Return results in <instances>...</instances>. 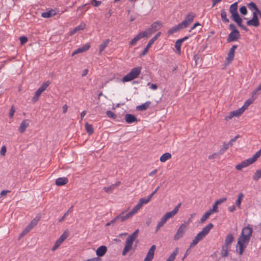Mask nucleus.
<instances>
[{
	"instance_id": "obj_48",
	"label": "nucleus",
	"mask_w": 261,
	"mask_h": 261,
	"mask_svg": "<svg viewBox=\"0 0 261 261\" xmlns=\"http://www.w3.org/2000/svg\"><path fill=\"white\" fill-rule=\"evenodd\" d=\"M72 206L70 207L68 209V211H67L65 214H64V215H63V216L61 218H60V219L59 220V222H62V221L64 220V219H65L66 217H67V216H68L69 213L72 211Z\"/></svg>"
},
{
	"instance_id": "obj_19",
	"label": "nucleus",
	"mask_w": 261,
	"mask_h": 261,
	"mask_svg": "<svg viewBox=\"0 0 261 261\" xmlns=\"http://www.w3.org/2000/svg\"><path fill=\"white\" fill-rule=\"evenodd\" d=\"M125 120L127 123H132L138 121L137 117L130 114H127L125 115Z\"/></svg>"
},
{
	"instance_id": "obj_34",
	"label": "nucleus",
	"mask_w": 261,
	"mask_h": 261,
	"mask_svg": "<svg viewBox=\"0 0 261 261\" xmlns=\"http://www.w3.org/2000/svg\"><path fill=\"white\" fill-rule=\"evenodd\" d=\"M167 222V220L164 219V217H162V218L161 219L160 221L158 222L156 226V230L155 232H158L159 230Z\"/></svg>"
},
{
	"instance_id": "obj_5",
	"label": "nucleus",
	"mask_w": 261,
	"mask_h": 261,
	"mask_svg": "<svg viewBox=\"0 0 261 261\" xmlns=\"http://www.w3.org/2000/svg\"><path fill=\"white\" fill-rule=\"evenodd\" d=\"M141 69L142 67L140 66L133 68L130 72L123 77L122 81L127 82L137 77L140 74Z\"/></svg>"
},
{
	"instance_id": "obj_8",
	"label": "nucleus",
	"mask_w": 261,
	"mask_h": 261,
	"mask_svg": "<svg viewBox=\"0 0 261 261\" xmlns=\"http://www.w3.org/2000/svg\"><path fill=\"white\" fill-rule=\"evenodd\" d=\"M137 212L133 208L127 214L124 215V212H122L120 215H117L119 217V220L121 222H124L132 217L134 215H135Z\"/></svg>"
},
{
	"instance_id": "obj_3",
	"label": "nucleus",
	"mask_w": 261,
	"mask_h": 261,
	"mask_svg": "<svg viewBox=\"0 0 261 261\" xmlns=\"http://www.w3.org/2000/svg\"><path fill=\"white\" fill-rule=\"evenodd\" d=\"M139 232V229H136L126 239L125 241V246L122 252V254L123 256L125 255L132 248L133 242L138 238Z\"/></svg>"
},
{
	"instance_id": "obj_57",
	"label": "nucleus",
	"mask_w": 261,
	"mask_h": 261,
	"mask_svg": "<svg viewBox=\"0 0 261 261\" xmlns=\"http://www.w3.org/2000/svg\"><path fill=\"white\" fill-rule=\"evenodd\" d=\"M177 31H178V30L177 28V27L175 25L168 31V35H171Z\"/></svg>"
},
{
	"instance_id": "obj_37",
	"label": "nucleus",
	"mask_w": 261,
	"mask_h": 261,
	"mask_svg": "<svg viewBox=\"0 0 261 261\" xmlns=\"http://www.w3.org/2000/svg\"><path fill=\"white\" fill-rule=\"evenodd\" d=\"M152 28L156 32L162 27V23L160 21H156L151 25Z\"/></svg>"
},
{
	"instance_id": "obj_60",
	"label": "nucleus",
	"mask_w": 261,
	"mask_h": 261,
	"mask_svg": "<svg viewBox=\"0 0 261 261\" xmlns=\"http://www.w3.org/2000/svg\"><path fill=\"white\" fill-rule=\"evenodd\" d=\"M19 39L21 44H24L28 41V38L25 36H21Z\"/></svg>"
},
{
	"instance_id": "obj_27",
	"label": "nucleus",
	"mask_w": 261,
	"mask_h": 261,
	"mask_svg": "<svg viewBox=\"0 0 261 261\" xmlns=\"http://www.w3.org/2000/svg\"><path fill=\"white\" fill-rule=\"evenodd\" d=\"M141 32H140L137 36H136L130 42L129 45L132 46L135 45L137 42L142 38H143L144 36H142Z\"/></svg>"
},
{
	"instance_id": "obj_39",
	"label": "nucleus",
	"mask_w": 261,
	"mask_h": 261,
	"mask_svg": "<svg viewBox=\"0 0 261 261\" xmlns=\"http://www.w3.org/2000/svg\"><path fill=\"white\" fill-rule=\"evenodd\" d=\"M110 42V40L109 39H106L102 43H101L99 45V53L100 54L102 51L104 50L105 48L108 46V43Z\"/></svg>"
},
{
	"instance_id": "obj_42",
	"label": "nucleus",
	"mask_w": 261,
	"mask_h": 261,
	"mask_svg": "<svg viewBox=\"0 0 261 261\" xmlns=\"http://www.w3.org/2000/svg\"><path fill=\"white\" fill-rule=\"evenodd\" d=\"M182 42L179 39L177 40L175 43V47L177 50V53L180 54L181 53V45Z\"/></svg>"
},
{
	"instance_id": "obj_55",
	"label": "nucleus",
	"mask_w": 261,
	"mask_h": 261,
	"mask_svg": "<svg viewBox=\"0 0 261 261\" xmlns=\"http://www.w3.org/2000/svg\"><path fill=\"white\" fill-rule=\"evenodd\" d=\"M229 29L231 30V32L234 33H237L239 32L238 30L236 28V25L233 23H231L229 25Z\"/></svg>"
},
{
	"instance_id": "obj_45",
	"label": "nucleus",
	"mask_w": 261,
	"mask_h": 261,
	"mask_svg": "<svg viewBox=\"0 0 261 261\" xmlns=\"http://www.w3.org/2000/svg\"><path fill=\"white\" fill-rule=\"evenodd\" d=\"M261 177V169L257 170L254 175L253 176V179L254 180H258Z\"/></svg>"
},
{
	"instance_id": "obj_11",
	"label": "nucleus",
	"mask_w": 261,
	"mask_h": 261,
	"mask_svg": "<svg viewBox=\"0 0 261 261\" xmlns=\"http://www.w3.org/2000/svg\"><path fill=\"white\" fill-rule=\"evenodd\" d=\"M253 162L252 161L251 158H249L242 161L241 163L236 166V169L238 170H241L242 168L247 167L249 165L252 164Z\"/></svg>"
},
{
	"instance_id": "obj_49",
	"label": "nucleus",
	"mask_w": 261,
	"mask_h": 261,
	"mask_svg": "<svg viewBox=\"0 0 261 261\" xmlns=\"http://www.w3.org/2000/svg\"><path fill=\"white\" fill-rule=\"evenodd\" d=\"M115 188L113 185H111L109 187H104L103 190L105 192L108 193H112L113 191L114 190Z\"/></svg>"
},
{
	"instance_id": "obj_58",
	"label": "nucleus",
	"mask_w": 261,
	"mask_h": 261,
	"mask_svg": "<svg viewBox=\"0 0 261 261\" xmlns=\"http://www.w3.org/2000/svg\"><path fill=\"white\" fill-rule=\"evenodd\" d=\"M240 136L239 135H237L233 138L231 139L228 143L230 145V146H232L233 145V143L235 142L237 139L240 138Z\"/></svg>"
},
{
	"instance_id": "obj_28",
	"label": "nucleus",
	"mask_w": 261,
	"mask_h": 261,
	"mask_svg": "<svg viewBox=\"0 0 261 261\" xmlns=\"http://www.w3.org/2000/svg\"><path fill=\"white\" fill-rule=\"evenodd\" d=\"M56 13L54 10H50L47 12H43L41 14V16L44 18H49L55 15Z\"/></svg>"
},
{
	"instance_id": "obj_23",
	"label": "nucleus",
	"mask_w": 261,
	"mask_h": 261,
	"mask_svg": "<svg viewBox=\"0 0 261 261\" xmlns=\"http://www.w3.org/2000/svg\"><path fill=\"white\" fill-rule=\"evenodd\" d=\"M257 98L255 96L254 94H252V97L251 98L247 99L244 105L242 107L243 109H244V111L246 110L248 106H249L251 104L253 103L254 100L256 99Z\"/></svg>"
},
{
	"instance_id": "obj_61",
	"label": "nucleus",
	"mask_w": 261,
	"mask_h": 261,
	"mask_svg": "<svg viewBox=\"0 0 261 261\" xmlns=\"http://www.w3.org/2000/svg\"><path fill=\"white\" fill-rule=\"evenodd\" d=\"M15 112V110L14 108V106H12L9 112V117L10 118H12L13 117Z\"/></svg>"
},
{
	"instance_id": "obj_12",
	"label": "nucleus",
	"mask_w": 261,
	"mask_h": 261,
	"mask_svg": "<svg viewBox=\"0 0 261 261\" xmlns=\"http://www.w3.org/2000/svg\"><path fill=\"white\" fill-rule=\"evenodd\" d=\"M180 205L181 203H178L172 211L166 213L165 215L163 216V217H164V219L167 221L169 219L172 218L178 212Z\"/></svg>"
},
{
	"instance_id": "obj_50",
	"label": "nucleus",
	"mask_w": 261,
	"mask_h": 261,
	"mask_svg": "<svg viewBox=\"0 0 261 261\" xmlns=\"http://www.w3.org/2000/svg\"><path fill=\"white\" fill-rule=\"evenodd\" d=\"M106 114L108 117L114 119H116L117 117L116 115L111 111H107L106 112Z\"/></svg>"
},
{
	"instance_id": "obj_30",
	"label": "nucleus",
	"mask_w": 261,
	"mask_h": 261,
	"mask_svg": "<svg viewBox=\"0 0 261 261\" xmlns=\"http://www.w3.org/2000/svg\"><path fill=\"white\" fill-rule=\"evenodd\" d=\"M178 253V248H176L171 254L169 256L166 261H174L176 256Z\"/></svg>"
},
{
	"instance_id": "obj_32",
	"label": "nucleus",
	"mask_w": 261,
	"mask_h": 261,
	"mask_svg": "<svg viewBox=\"0 0 261 261\" xmlns=\"http://www.w3.org/2000/svg\"><path fill=\"white\" fill-rule=\"evenodd\" d=\"M171 158V154L169 152L164 153L160 159V160L162 162H165Z\"/></svg>"
},
{
	"instance_id": "obj_6",
	"label": "nucleus",
	"mask_w": 261,
	"mask_h": 261,
	"mask_svg": "<svg viewBox=\"0 0 261 261\" xmlns=\"http://www.w3.org/2000/svg\"><path fill=\"white\" fill-rule=\"evenodd\" d=\"M187 228V224L186 223L182 224L178 228L177 232L174 237V240L175 241H177L182 238L186 232Z\"/></svg>"
},
{
	"instance_id": "obj_54",
	"label": "nucleus",
	"mask_w": 261,
	"mask_h": 261,
	"mask_svg": "<svg viewBox=\"0 0 261 261\" xmlns=\"http://www.w3.org/2000/svg\"><path fill=\"white\" fill-rule=\"evenodd\" d=\"M178 31L183 29L184 28H186L187 27L185 25V22L182 21L181 23H179L177 25H176Z\"/></svg>"
},
{
	"instance_id": "obj_52",
	"label": "nucleus",
	"mask_w": 261,
	"mask_h": 261,
	"mask_svg": "<svg viewBox=\"0 0 261 261\" xmlns=\"http://www.w3.org/2000/svg\"><path fill=\"white\" fill-rule=\"evenodd\" d=\"M62 243L58 239L56 241L53 247L52 248V251H55L62 244Z\"/></svg>"
},
{
	"instance_id": "obj_36",
	"label": "nucleus",
	"mask_w": 261,
	"mask_h": 261,
	"mask_svg": "<svg viewBox=\"0 0 261 261\" xmlns=\"http://www.w3.org/2000/svg\"><path fill=\"white\" fill-rule=\"evenodd\" d=\"M221 17L224 22H228L229 21L228 18L227 17V14L224 9L221 11Z\"/></svg>"
},
{
	"instance_id": "obj_21",
	"label": "nucleus",
	"mask_w": 261,
	"mask_h": 261,
	"mask_svg": "<svg viewBox=\"0 0 261 261\" xmlns=\"http://www.w3.org/2000/svg\"><path fill=\"white\" fill-rule=\"evenodd\" d=\"M29 125V120L28 119H25L22 121L20 126L19 127L18 130L20 133H23L25 130L26 128Z\"/></svg>"
},
{
	"instance_id": "obj_7",
	"label": "nucleus",
	"mask_w": 261,
	"mask_h": 261,
	"mask_svg": "<svg viewBox=\"0 0 261 261\" xmlns=\"http://www.w3.org/2000/svg\"><path fill=\"white\" fill-rule=\"evenodd\" d=\"M39 220V218H37L36 217L34 218L30 223L28 225L25 229L23 230V231L20 234V237H23L24 235H25L28 232H29L32 229H33L37 224Z\"/></svg>"
},
{
	"instance_id": "obj_43",
	"label": "nucleus",
	"mask_w": 261,
	"mask_h": 261,
	"mask_svg": "<svg viewBox=\"0 0 261 261\" xmlns=\"http://www.w3.org/2000/svg\"><path fill=\"white\" fill-rule=\"evenodd\" d=\"M247 6L250 10H254L255 11V12H257L259 10L256 4L252 2L248 3L247 4Z\"/></svg>"
},
{
	"instance_id": "obj_17",
	"label": "nucleus",
	"mask_w": 261,
	"mask_h": 261,
	"mask_svg": "<svg viewBox=\"0 0 261 261\" xmlns=\"http://www.w3.org/2000/svg\"><path fill=\"white\" fill-rule=\"evenodd\" d=\"M195 14L193 12H190L186 16L183 22H185V25L188 27L193 21L195 17Z\"/></svg>"
},
{
	"instance_id": "obj_63",
	"label": "nucleus",
	"mask_w": 261,
	"mask_h": 261,
	"mask_svg": "<svg viewBox=\"0 0 261 261\" xmlns=\"http://www.w3.org/2000/svg\"><path fill=\"white\" fill-rule=\"evenodd\" d=\"M260 90H261V84L258 86V87L252 92V94H254L255 96L257 98L258 96L257 93Z\"/></svg>"
},
{
	"instance_id": "obj_59",
	"label": "nucleus",
	"mask_w": 261,
	"mask_h": 261,
	"mask_svg": "<svg viewBox=\"0 0 261 261\" xmlns=\"http://www.w3.org/2000/svg\"><path fill=\"white\" fill-rule=\"evenodd\" d=\"M210 216L206 212L200 219V222H204Z\"/></svg>"
},
{
	"instance_id": "obj_33",
	"label": "nucleus",
	"mask_w": 261,
	"mask_h": 261,
	"mask_svg": "<svg viewBox=\"0 0 261 261\" xmlns=\"http://www.w3.org/2000/svg\"><path fill=\"white\" fill-rule=\"evenodd\" d=\"M230 248V247L226 246L224 245L222 247V250H221V255L222 257H226L228 256V250Z\"/></svg>"
},
{
	"instance_id": "obj_41",
	"label": "nucleus",
	"mask_w": 261,
	"mask_h": 261,
	"mask_svg": "<svg viewBox=\"0 0 261 261\" xmlns=\"http://www.w3.org/2000/svg\"><path fill=\"white\" fill-rule=\"evenodd\" d=\"M42 92H43L41 91V90H39V89L36 91L35 95L32 98L33 102H36L38 100L40 95Z\"/></svg>"
},
{
	"instance_id": "obj_2",
	"label": "nucleus",
	"mask_w": 261,
	"mask_h": 261,
	"mask_svg": "<svg viewBox=\"0 0 261 261\" xmlns=\"http://www.w3.org/2000/svg\"><path fill=\"white\" fill-rule=\"evenodd\" d=\"M214 225L212 223H210L205 226L202 230L199 232L193 239L190 245V248H193L195 246L199 241L202 240L205 236L210 232V230L213 227Z\"/></svg>"
},
{
	"instance_id": "obj_46",
	"label": "nucleus",
	"mask_w": 261,
	"mask_h": 261,
	"mask_svg": "<svg viewBox=\"0 0 261 261\" xmlns=\"http://www.w3.org/2000/svg\"><path fill=\"white\" fill-rule=\"evenodd\" d=\"M230 146V145L227 143L224 142L223 143V147L221 148L219 151V154H222L224 152L228 149L229 147Z\"/></svg>"
},
{
	"instance_id": "obj_44",
	"label": "nucleus",
	"mask_w": 261,
	"mask_h": 261,
	"mask_svg": "<svg viewBox=\"0 0 261 261\" xmlns=\"http://www.w3.org/2000/svg\"><path fill=\"white\" fill-rule=\"evenodd\" d=\"M69 232L67 230L65 231L63 233L58 239L62 243H63L68 237Z\"/></svg>"
},
{
	"instance_id": "obj_53",
	"label": "nucleus",
	"mask_w": 261,
	"mask_h": 261,
	"mask_svg": "<svg viewBox=\"0 0 261 261\" xmlns=\"http://www.w3.org/2000/svg\"><path fill=\"white\" fill-rule=\"evenodd\" d=\"M239 10H240V13L243 15H246L247 14V12H248L247 9L246 8V7L244 6H241Z\"/></svg>"
},
{
	"instance_id": "obj_20",
	"label": "nucleus",
	"mask_w": 261,
	"mask_h": 261,
	"mask_svg": "<svg viewBox=\"0 0 261 261\" xmlns=\"http://www.w3.org/2000/svg\"><path fill=\"white\" fill-rule=\"evenodd\" d=\"M107 251V248L106 246L102 245L98 247L96 250V255L97 257L103 256Z\"/></svg>"
},
{
	"instance_id": "obj_51",
	"label": "nucleus",
	"mask_w": 261,
	"mask_h": 261,
	"mask_svg": "<svg viewBox=\"0 0 261 261\" xmlns=\"http://www.w3.org/2000/svg\"><path fill=\"white\" fill-rule=\"evenodd\" d=\"M62 243L58 239L56 241L53 247L52 248V251H55L62 244Z\"/></svg>"
},
{
	"instance_id": "obj_38",
	"label": "nucleus",
	"mask_w": 261,
	"mask_h": 261,
	"mask_svg": "<svg viewBox=\"0 0 261 261\" xmlns=\"http://www.w3.org/2000/svg\"><path fill=\"white\" fill-rule=\"evenodd\" d=\"M246 24L248 26H253L254 27H258L260 24L259 22H257L251 19L248 20L246 22Z\"/></svg>"
},
{
	"instance_id": "obj_13",
	"label": "nucleus",
	"mask_w": 261,
	"mask_h": 261,
	"mask_svg": "<svg viewBox=\"0 0 261 261\" xmlns=\"http://www.w3.org/2000/svg\"><path fill=\"white\" fill-rule=\"evenodd\" d=\"M151 199L148 196L147 198H142L140 199L137 205L133 207L135 211L137 213L138 211L142 207L144 204H146L150 201Z\"/></svg>"
},
{
	"instance_id": "obj_9",
	"label": "nucleus",
	"mask_w": 261,
	"mask_h": 261,
	"mask_svg": "<svg viewBox=\"0 0 261 261\" xmlns=\"http://www.w3.org/2000/svg\"><path fill=\"white\" fill-rule=\"evenodd\" d=\"M161 34V32H158L152 38H151L148 42L147 44L146 47L142 51L141 53V56H144L146 54L148 51L149 48L151 47L152 44L154 43V42L160 36Z\"/></svg>"
},
{
	"instance_id": "obj_47",
	"label": "nucleus",
	"mask_w": 261,
	"mask_h": 261,
	"mask_svg": "<svg viewBox=\"0 0 261 261\" xmlns=\"http://www.w3.org/2000/svg\"><path fill=\"white\" fill-rule=\"evenodd\" d=\"M51 82L49 81H47L44 82L42 85L39 88V90H41V91L43 92L47 88V87L50 84Z\"/></svg>"
},
{
	"instance_id": "obj_25",
	"label": "nucleus",
	"mask_w": 261,
	"mask_h": 261,
	"mask_svg": "<svg viewBox=\"0 0 261 261\" xmlns=\"http://www.w3.org/2000/svg\"><path fill=\"white\" fill-rule=\"evenodd\" d=\"M234 240V237L231 233L228 234L226 236L225 239L224 245L230 247V245Z\"/></svg>"
},
{
	"instance_id": "obj_35",
	"label": "nucleus",
	"mask_w": 261,
	"mask_h": 261,
	"mask_svg": "<svg viewBox=\"0 0 261 261\" xmlns=\"http://www.w3.org/2000/svg\"><path fill=\"white\" fill-rule=\"evenodd\" d=\"M85 28V24H81L77 27H76L75 28H74L70 32V35H72L76 33L77 31L80 30H83Z\"/></svg>"
},
{
	"instance_id": "obj_14",
	"label": "nucleus",
	"mask_w": 261,
	"mask_h": 261,
	"mask_svg": "<svg viewBox=\"0 0 261 261\" xmlns=\"http://www.w3.org/2000/svg\"><path fill=\"white\" fill-rule=\"evenodd\" d=\"M156 248V246L154 245H153L150 248L148 252L147 253V255L144 260V261H152L154 257V253Z\"/></svg>"
},
{
	"instance_id": "obj_10",
	"label": "nucleus",
	"mask_w": 261,
	"mask_h": 261,
	"mask_svg": "<svg viewBox=\"0 0 261 261\" xmlns=\"http://www.w3.org/2000/svg\"><path fill=\"white\" fill-rule=\"evenodd\" d=\"M253 229L249 225L244 227L242 230L240 236L246 237L248 239H251L252 235Z\"/></svg>"
},
{
	"instance_id": "obj_31",
	"label": "nucleus",
	"mask_w": 261,
	"mask_h": 261,
	"mask_svg": "<svg viewBox=\"0 0 261 261\" xmlns=\"http://www.w3.org/2000/svg\"><path fill=\"white\" fill-rule=\"evenodd\" d=\"M244 197V195L242 193H240L238 196V198L236 201V204L239 208H241V202Z\"/></svg>"
},
{
	"instance_id": "obj_64",
	"label": "nucleus",
	"mask_w": 261,
	"mask_h": 261,
	"mask_svg": "<svg viewBox=\"0 0 261 261\" xmlns=\"http://www.w3.org/2000/svg\"><path fill=\"white\" fill-rule=\"evenodd\" d=\"M86 261H102V259H101V258H100L98 257H94V258H92L91 259H88Z\"/></svg>"
},
{
	"instance_id": "obj_40",
	"label": "nucleus",
	"mask_w": 261,
	"mask_h": 261,
	"mask_svg": "<svg viewBox=\"0 0 261 261\" xmlns=\"http://www.w3.org/2000/svg\"><path fill=\"white\" fill-rule=\"evenodd\" d=\"M85 128L87 132L89 134L91 135L93 133L94 130L91 124H89L88 122L85 123Z\"/></svg>"
},
{
	"instance_id": "obj_1",
	"label": "nucleus",
	"mask_w": 261,
	"mask_h": 261,
	"mask_svg": "<svg viewBox=\"0 0 261 261\" xmlns=\"http://www.w3.org/2000/svg\"><path fill=\"white\" fill-rule=\"evenodd\" d=\"M238 3L235 2L231 5L229 7V12L231 14V18L237 25L246 32L248 31V29L242 24L243 20L240 17L238 12Z\"/></svg>"
},
{
	"instance_id": "obj_18",
	"label": "nucleus",
	"mask_w": 261,
	"mask_h": 261,
	"mask_svg": "<svg viewBox=\"0 0 261 261\" xmlns=\"http://www.w3.org/2000/svg\"><path fill=\"white\" fill-rule=\"evenodd\" d=\"M244 112V109H243L242 107L239 109L237 110H235L231 112L229 115L226 117V119H231L234 116L238 117L242 115L243 113Z\"/></svg>"
},
{
	"instance_id": "obj_26",
	"label": "nucleus",
	"mask_w": 261,
	"mask_h": 261,
	"mask_svg": "<svg viewBox=\"0 0 261 261\" xmlns=\"http://www.w3.org/2000/svg\"><path fill=\"white\" fill-rule=\"evenodd\" d=\"M155 31L152 28L151 26L150 25L148 29H147L146 30H145L143 32H141L142 36H144V37H149L151 34L154 33Z\"/></svg>"
},
{
	"instance_id": "obj_24",
	"label": "nucleus",
	"mask_w": 261,
	"mask_h": 261,
	"mask_svg": "<svg viewBox=\"0 0 261 261\" xmlns=\"http://www.w3.org/2000/svg\"><path fill=\"white\" fill-rule=\"evenodd\" d=\"M68 181L67 178L63 177L57 178L56 180L55 184L58 186H61L66 185Z\"/></svg>"
},
{
	"instance_id": "obj_62",
	"label": "nucleus",
	"mask_w": 261,
	"mask_h": 261,
	"mask_svg": "<svg viewBox=\"0 0 261 261\" xmlns=\"http://www.w3.org/2000/svg\"><path fill=\"white\" fill-rule=\"evenodd\" d=\"M226 200H227V198L226 197H223L222 198H221V199L217 200L216 201V202L217 204L219 205V204H221L222 203L226 201Z\"/></svg>"
},
{
	"instance_id": "obj_4",
	"label": "nucleus",
	"mask_w": 261,
	"mask_h": 261,
	"mask_svg": "<svg viewBox=\"0 0 261 261\" xmlns=\"http://www.w3.org/2000/svg\"><path fill=\"white\" fill-rule=\"evenodd\" d=\"M250 239L242 236L238 238L236 245V251L240 254L242 255L244 250L247 247Z\"/></svg>"
},
{
	"instance_id": "obj_29",
	"label": "nucleus",
	"mask_w": 261,
	"mask_h": 261,
	"mask_svg": "<svg viewBox=\"0 0 261 261\" xmlns=\"http://www.w3.org/2000/svg\"><path fill=\"white\" fill-rule=\"evenodd\" d=\"M150 103L151 102L150 101H147L144 103H143L140 106H137L136 109L138 111H145L149 107V105H150Z\"/></svg>"
},
{
	"instance_id": "obj_56",
	"label": "nucleus",
	"mask_w": 261,
	"mask_h": 261,
	"mask_svg": "<svg viewBox=\"0 0 261 261\" xmlns=\"http://www.w3.org/2000/svg\"><path fill=\"white\" fill-rule=\"evenodd\" d=\"M261 155L258 151H257L251 158L252 161L254 163L257 159Z\"/></svg>"
},
{
	"instance_id": "obj_15",
	"label": "nucleus",
	"mask_w": 261,
	"mask_h": 261,
	"mask_svg": "<svg viewBox=\"0 0 261 261\" xmlns=\"http://www.w3.org/2000/svg\"><path fill=\"white\" fill-rule=\"evenodd\" d=\"M237 47H238L237 45H233L230 49V50L227 54V56L226 58V60H227V61L228 63L231 62L233 61V60L234 59V57L235 49Z\"/></svg>"
},
{
	"instance_id": "obj_22",
	"label": "nucleus",
	"mask_w": 261,
	"mask_h": 261,
	"mask_svg": "<svg viewBox=\"0 0 261 261\" xmlns=\"http://www.w3.org/2000/svg\"><path fill=\"white\" fill-rule=\"evenodd\" d=\"M90 47V46L89 45V44H86L83 46L78 48L77 49L75 50L72 53V56H74V55L86 51V50L89 49Z\"/></svg>"
},
{
	"instance_id": "obj_16",
	"label": "nucleus",
	"mask_w": 261,
	"mask_h": 261,
	"mask_svg": "<svg viewBox=\"0 0 261 261\" xmlns=\"http://www.w3.org/2000/svg\"><path fill=\"white\" fill-rule=\"evenodd\" d=\"M240 37V32H238L237 33H234L233 32H231V33L229 34L228 38H227V42L228 43L236 41L238 40Z\"/></svg>"
}]
</instances>
